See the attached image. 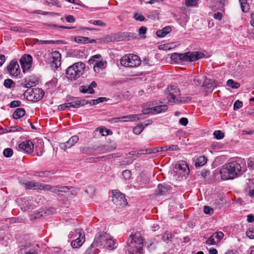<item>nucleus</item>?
Returning <instances> with one entry per match:
<instances>
[{"instance_id": "obj_1", "label": "nucleus", "mask_w": 254, "mask_h": 254, "mask_svg": "<svg viewBox=\"0 0 254 254\" xmlns=\"http://www.w3.org/2000/svg\"><path fill=\"white\" fill-rule=\"evenodd\" d=\"M244 162V159L239 158L224 164L220 170L222 179L224 180L233 179L239 176L241 174L242 171L241 164Z\"/></svg>"}, {"instance_id": "obj_2", "label": "nucleus", "mask_w": 254, "mask_h": 254, "mask_svg": "<svg viewBox=\"0 0 254 254\" xmlns=\"http://www.w3.org/2000/svg\"><path fill=\"white\" fill-rule=\"evenodd\" d=\"M143 240L139 232L132 233L127 240V250L130 254H141Z\"/></svg>"}, {"instance_id": "obj_3", "label": "nucleus", "mask_w": 254, "mask_h": 254, "mask_svg": "<svg viewBox=\"0 0 254 254\" xmlns=\"http://www.w3.org/2000/svg\"><path fill=\"white\" fill-rule=\"evenodd\" d=\"M180 93V89L177 86L169 85L165 91L166 98L168 103L171 105L179 104L190 100L188 97H181Z\"/></svg>"}, {"instance_id": "obj_4", "label": "nucleus", "mask_w": 254, "mask_h": 254, "mask_svg": "<svg viewBox=\"0 0 254 254\" xmlns=\"http://www.w3.org/2000/svg\"><path fill=\"white\" fill-rule=\"evenodd\" d=\"M204 55L201 52H188L183 54L174 53L171 56V60L174 63L193 62L202 58Z\"/></svg>"}, {"instance_id": "obj_5", "label": "nucleus", "mask_w": 254, "mask_h": 254, "mask_svg": "<svg viewBox=\"0 0 254 254\" xmlns=\"http://www.w3.org/2000/svg\"><path fill=\"white\" fill-rule=\"evenodd\" d=\"M85 65L81 62H77L69 66L66 70L67 78L71 81L75 80L83 73Z\"/></svg>"}, {"instance_id": "obj_6", "label": "nucleus", "mask_w": 254, "mask_h": 254, "mask_svg": "<svg viewBox=\"0 0 254 254\" xmlns=\"http://www.w3.org/2000/svg\"><path fill=\"white\" fill-rule=\"evenodd\" d=\"M121 64L127 67H136L141 64L139 57L136 55L129 54L123 56L120 60Z\"/></svg>"}, {"instance_id": "obj_7", "label": "nucleus", "mask_w": 254, "mask_h": 254, "mask_svg": "<svg viewBox=\"0 0 254 254\" xmlns=\"http://www.w3.org/2000/svg\"><path fill=\"white\" fill-rule=\"evenodd\" d=\"M70 238H75V240L72 241L71 243V246L73 248L76 249L81 247L85 241V236L82 235V230L76 229L74 232H70L68 235Z\"/></svg>"}, {"instance_id": "obj_8", "label": "nucleus", "mask_w": 254, "mask_h": 254, "mask_svg": "<svg viewBox=\"0 0 254 254\" xmlns=\"http://www.w3.org/2000/svg\"><path fill=\"white\" fill-rule=\"evenodd\" d=\"M107 234L104 232L98 233L95 237L94 241L86 252V254H90L92 252V248H103L105 247V240H106Z\"/></svg>"}, {"instance_id": "obj_9", "label": "nucleus", "mask_w": 254, "mask_h": 254, "mask_svg": "<svg viewBox=\"0 0 254 254\" xmlns=\"http://www.w3.org/2000/svg\"><path fill=\"white\" fill-rule=\"evenodd\" d=\"M101 56L99 54H97L93 56L89 60L88 62L90 64H94L93 69L95 72L99 73L103 69L106 68L107 66V62L103 60L98 61Z\"/></svg>"}, {"instance_id": "obj_10", "label": "nucleus", "mask_w": 254, "mask_h": 254, "mask_svg": "<svg viewBox=\"0 0 254 254\" xmlns=\"http://www.w3.org/2000/svg\"><path fill=\"white\" fill-rule=\"evenodd\" d=\"M112 201L115 204L120 207H124L127 203L124 194L116 190L113 191Z\"/></svg>"}, {"instance_id": "obj_11", "label": "nucleus", "mask_w": 254, "mask_h": 254, "mask_svg": "<svg viewBox=\"0 0 254 254\" xmlns=\"http://www.w3.org/2000/svg\"><path fill=\"white\" fill-rule=\"evenodd\" d=\"M33 202L31 197H24L18 200V203L20 204L22 210L24 211L34 208Z\"/></svg>"}, {"instance_id": "obj_12", "label": "nucleus", "mask_w": 254, "mask_h": 254, "mask_svg": "<svg viewBox=\"0 0 254 254\" xmlns=\"http://www.w3.org/2000/svg\"><path fill=\"white\" fill-rule=\"evenodd\" d=\"M49 61L52 66L57 68L61 65V55L59 52H52L49 54Z\"/></svg>"}, {"instance_id": "obj_13", "label": "nucleus", "mask_w": 254, "mask_h": 254, "mask_svg": "<svg viewBox=\"0 0 254 254\" xmlns=\"http://www.w3.org/2000/svg\"><path fill=\"white\" fill-rule=\"evenodd\" d=\"M23 71L25 72L31 67L32 57L30 55H23L20 60Z\"/></svg>"}, {"instance_id": "obj_14", "label": "nucleus", "mask_w": 254, "mask_h": 254, "mask_svg": "<svg viewBox=\"0 0 254 254\" xmlns=\"http://www.w3.org/2000/svg\"><path fill=\"white\" fill-rule=\"evenodd\" d=\"M43 190H50L54 193H58V192H67L70 189L69 187L67 186H52L50 185H43Z\"/></svg>"}, {"instance_id": "obj_15", "label": "nucleus", "mask_w": 254, "mask_h": 254, "mask_svg": "<svg viewBox=\"0 0 254 254\" xmlns=\"http://www.w3.org/2000/svg\"><path fill=\"white\" fill-rule=\"evenodd\" d=\"M37 247L30 243H25L21 246V254H37Z\"/></svg>"}, {"instance_id": "obj_16", "label": "nucleus", "mask_w": 254, "mask_h": 254, "mask_svg": "<svg viewBox=\"0 0 254 254\" xmlns=\"http://www.w3.org/2000/svg\"><path fill=\"white\" fill-rule=\"evenodd\" d=\"M168 109L167 105H161L152 108L143 109L144 114H158L165 112Z\"/></svg>"}, {"instance_id": "obj_17", "label": "nucleus", "mask_w": 254, "mask_h": 254, "mask_svg": "<svg viewBox=\"0 0 254 254\" xmlns=\"http://www.w3.org/2000/svg\"><path fill=\"white\" fill-rule=\"evenodd\" d=\"M7 70L12 76L16 77L20 73V69L18 63L13 60L7 66Z\"/></svg>"}, {"instance_id": "obj_18", "label": "nucleus", "mask_w": 254, "mask_h": 254, "mask_svg": "<svg viewBox=\"0 0 254 254\" xmlns=\"http://www.w3.org/2000/svg\"><path fill=\"white\" fill-rule=\"evenodd\" d=\"M29 93V97L32 100H34V101H38L43 98L45 92L42 89L36 88L32 89Z\"/></svg>"}, {"instance_id": "obj_19", "label": "nucleus", "mask_w": 254, "mask_h": 254, "mask_svg": "<svg viewBox=\"0 0 254 254\" xmlns=\"http://www.w3.org/2000/svg\"><path fill=\"white\" fill-rule=\"evenodd\" d=\"M18 147L28 154H32L34 151V144L30 140H26L19 144Z\"/></svg>"}, {"instance_id": "obj_20", "label": "nucleus", "mask_w": 254, "mask_h": 254, "mask_svg": "<svg viewBox=\"0 0 254 254\" xmlns=\"http://www.w3.org/2000/svg\"><path fill=\"white\" fill-rule=\"evenodd\" d=\"M78 139L79 138L77 135L72 136L66 142L60 143V147L63 150L69 148L74 145V144L77 142Z\"/></svg>"}, {"instance_id": "obj_21", "label": "nucleus", "mask_w": 254, "mask_h": 254, "mask_svg": "<svg viewBox=\"0 0 254 254\" xmlns=\"http://www.w3.org/2000/svg\"><path fill=\"white\" fill-rule=\"evenodd\" d=\"M38 82L37 78L34 76H30L23 80L21 85L25 88H30L35 86Z\"/></svg>"}, {"instance_id": "obj_22", "label": "nucleus", "mask_w": 254, "mask_h": 254, "mask_svg": "<svg viewBox=\"0 0 254 254\" xmlns=\"http://www.w3.org/2000/svg\"><path fill=\"white\" fill-rule=\"evenodd\" d=\"M43 184L34 181L27 182L24 184L26 189H33L34 190H43Z\"/></svg>"}, {"instance_id": "obj_23", "label": "nucleus", "mask_w": 254, "mask_h": 254, "mask_svg": "<svg viewBox=\"0 0 254 254\" xmlns=\"http://www.w3.org/2000/svg\"><path fill=\"white\" fill-rule=\"evenodd\" d=\"M88 101L85 100H78L77 99L73 98L70 102H68V105H69V106H70V107L78 108L81 106H84L88 104Z\"/></svg>"}, {"instance_id": "obj_24", "label": "nucleus", "mask_w": 254, "mask_h": 254, "mask_svg": "<svg viewBox=\"0 0 254 254\" xmlns=\"http://www.w3.org/2000/svg\"><path fill=\"white\" fill-rule=\"evenodd\" d=\"M96 86V83L95 81H92L88 86H83L80 90V92L83 93L92 94L94 92L93 88H95Z\"/></svg>"}, {"instance_id": "obj_25", "label": "nucleus", "mask_w": 254, "mask_h": 254, "mask_svg": "<svg viewBox=\"0 0 254 254\" xmlns=\"http://www.w3.org/2000/svg\"><path fill=\"white\" fill-rule=\"evenodd\" d=\"M246 191L251 197H254V181L249 180L246 187Z\"/></svg>"}, {"instance_id": "obj_26", "label": "nucleus", "mask_w": 254, "mask_h": 254, "mask_svg": "<svg viewBox=\"0 0 254 254\" xmlns=\"http://www.w3.org/2000/svg\"><path fill=\"white\" fill-rule=\"evenodd\" d=\"M171 27L167 26L161 30H157L156 32V35L158 37L162 38L165 37L167 34H169L171 31Z\"/></svg>"}, {"instance_id": "obj_27", "label": "nucleus", "mask_w": 254, "mask_h": 254, "mask_svg": "<svg viewBox=\"0 0 254 254\" xmlns=\"http://www.w3.org/2000/svg\"><path fill=\"white\" fill-rule=\"evenodd\" d=\"M105 246L111 249H114L117 247L115 241L110 236L106 235V240H105Z\"/></svg>"}, {"instance_id": "obj_28", "label": "nucleus", "mask_w": 254, "mask_h": 254, "mask_svg": "<svg viewBox=\"0 0 254 254\" xmlns=\"http://www.w3.org/2000/svg\"><path fill=\"white\" fill-rule=\"evenodd\" d=\"M168 190L167 187L161 184H159L157 186V189L156 190V194L158 195H165Z\"/></svg>"}, {"instance_id": "obj_29", "label": "nucleus", "mask_w": 254, "mask_h": 254, "mask_svg": "<svg viewBox=\"0 0 254 254\" xmlns=\"http://www.w3.org/2000/svg\"><path fill=\"white\" fill-rule=\"evenodd\" d=\"M25 111L23 108H17L15 110L13 114V117L15 119H19L25 114Z\"/></svg>"}, {"instance_id": "obj_30", "label": "nucleus", "mask_w": 254, "mask_h": 254, "mask_svg": "<svg viewBox=\"0 0 254 254\" xmlns=\"http://www.w3.org/2000/svg\"><path fill=\"white\" fill-rule=\"evenodd\" d=\"M178 169L179 170L183 171L186 174H188L189 173V169L188 166L185 161H180L178 165Z\"/></svg>"}, {"instance_id": "obj_31", "label": "nucleus", "mask_w": 254, "mask_h": 254, "mask_svg": "<svg viewBox=\"0 0 254 254\" xmlns=\"http://www.w3.org/2000/svg\"><path fill=\"white\" fill-rule=\"evenodd\" d=\"M117 147L116 143H113L109 145H103L101 148L105 149V150H101L102 153H106L114 150Z\"/></svg>"}, {"instance_id": "obj_32", "label": "nucleus", "mask_w": 254, "mask_h": 254, "mask_svg": "<svg viewBox=\"0 0 254 254\" xmlns=\"http://www.w3.org/2000/svg\"><path fill=\"white\" fill-rule=\"evenodd\" d=\"M207 161V159L205 157L203 156H200L197 158V161L195 163V166L196 167L202 166L206 163Z\"/></svg>"}, {"instance_id": "obj_33", "label": "nucleus", "mask_w": 254, "mask_h": 254, "mask_svg": "<svg viewBox=\"0 0 254 254\" xmlns=\"http://www.w3.org/2000/svg\"><path fill=\"white\" fill-rule=\"evenodd\" d=\"M74 41L78 43H89V38L86 37L77 36L75 37Z\"/></svg>"}, {"instance_id": "obj_34", "label": "nucleus", "mask_w": 254, "mask_h": 254, "mask_svg": "<svg viewBox=\"0 0 254 254\" xmlns=\"http://www.w3.org/2000/svg\"><path fill=\"white\" fill-rule=\"evenodd\" d=\"M57 83V80L56 79H54L48 82H47L45 84V86L48 89H53L56 87Z\"/></svg>"}, {"instance_id": "obj_35", "label": "nucleus", "mask_w": 254, "mask_h": 254, "mask_svg": "<svg viewBox=\"0 0 254 254\" xmlns=\"http://www.w3.org/2000/svg\"><path fill=\"white\" fill-rule=\"evenodd\" d=\"M204 77L203 76H196L194 78L193 82L194 84L196 86H203V83H202Z\"/></svg>"}, {"instance_id": "obj_36", "label": "nucleus", "mask_w": 254, "mask_h": 254, "mask_svg": "<svg viewBox=\"0 0 254 254\" xmlns=\"http://www.w3.org/2000/svg\"><path fill=\"white\" fill-rule=\"evenodd\" d=\"M227 85L234 89H237L240 86V84L239 83L235 82L232 79L227 80Z\"/></svg>"}, {"instance_id": "obj_37", "label": "nucleus", "mask_w": 254, "mask_h": 254, "mask_svg": "<svg viewBox=\"0 0 254 254\" xmlns=\"http://www.w3.org/2000/svg\"><path fill=\"white\" fill-rule=\"evenodd\" d=\"M211 236L216 240V242L219 243L224 237V234L222 232L219 231L213 233Z\"/></svg>"}, {"instance_id": "obj_38", "label": "nucleus", "mask_w": 254, "mask_h": 254, "mask_svg": "<svg viewBox=\"0 0 254 254\" xmlns=\"http://www.w3.org/2000/svg\"><path fill=\"white\" fill-rule=\"evenodd\" d=\"M35 151L36 152V155L38 156H42L44 151L43 144L40 143L39 146H36ZM34 155H35V154H34Z\"/></svg>"}, {"instance_id": "obj_39", "label": "nucleus", "mask_w": 254, "mask_h": 254, "mask_svg": "<svg viewBox=\"0 0 254 254\" xmlns=\"http://www.w3.org/2000/svg\"><path fill=\"white\" fill-rule=\"evenodd\" d=\"M3 85L6 88H11L14 87L15 84L11 79H6L4 80Z\"/></svg>"}, {"instance_id": "obj_40", "label": "nucleus", "mask_w": 254, "mask_h": 254, "mask_svg": "<svg viewBox=\"0 0 254 254\" xmlns=\"http://www.w3.org/2000/svg\"><path fill=\"white\" fill-rule=\"evenodd\" d=\"M32 13H34V14H39L44 15H59L58 13H55L53 12L43 11H42L40 10H34L32 12Z\"/></svg>"}, {"instance_id": "obj_41", "label": "nucleus", "mask_w": 254, "mask_h": 254, "mask_svg": "<svg viewBox=\"0 0 254 254\" xmlns=\"http://www.w3.org/2000/svg\"><path fill=\"white\" fill-rule=\"evenodd\" d=\"M144 127L142 125H138L133 129V132L135 134H139L144 129Z\"/></svg>"}, {"instance_id": "obj_42", "label": "nucleus", "mask_w": 254, "mask_h": 254, "mask_svg": "<svg viewBox=\"0 0 254 254\" xmlns=\"http://www.w3.org/2000/svg\"><path fill=\"white\" fill-rule=\"evenodd\" d=\"M167 145L162 147H157L153 148L152 152H149V153H156V152H164L167 151Z\"/></svg>"}, {"instance_id": "obj_43", "label": "nucleus", "mask_w": 254, "mask_h": 254, "mask_svg": "<svg viewBox=\"0 0 254 254\" xmlns=\"http://www.w3.org/2000/svg\"><path fill=\"white\" fill-rule=\"evenodd\" d=\"M96 130L99 131L100 133L102 136L111 134L112 133L111 131L103 128H98L96 129Z\"/></svg>"}, {"instance_id": "obj_44", "label": "nucleus", "mask_w": 254, "mask_h": 254, "mask_svg": "<svg viewBox=\"0 0 254 254\" xmlns=\"http://www.w3.org/2000/svg\"><path fill=\"white\" fill-rule=\"evenodd\" d=\"M135 118H136V117L134 115H128V116H122V119H125V120L124 121V122H127V121L133 122V121H135Z\"/></svg>"}, {"instance_id": "obj_45", "label": "nucleus", "mask_w": 254, "mask_h": 254, "mask_svg": "<svg viewBox=\"0 0 254 254\" xmlns=\"http://www.w3.org/2000/svg\"><path fill=\"white\" fill-rule=\"evenodd\" d=\"M122 175L125 179L129 180L131 176V172L129 170H126L123 171Z\"/></svg>"}, {"instance_id": "obj_46", "label": "nucleus", "mask_w": 254, "mask_h": 254, "mask_svg": "<svg viewBox=\"0 0 254 254\" xmlns=\"http://www.w3.org/2000/svg\"><path fill=\"white\" fill-rule=\"evenodd\" d=\"M3 154L6 157H10L13 154V150L11 148H7L3 150Z\"/></svg>"}, {"instance_id": "obj_47", "label": "nucleus", "mask_w": 254, "mask_h": 254, "mask_svg": "<svg viewBox=\"0 0 254 254\" xmlns=\"http://www.w3.org/2000/svg\"><path fill=\"white\" fill-rule=\"evenodd\" d=\"M89 23L93 24L95 25H98L102 27H104L106 24L101 20H90L89 21Z\"/></svg>"}, {"instance_id": "obj_48", "label": "nucleus", "mask_w": 254, "mask_h": 254, "mask_svg": "<svg viewBox=\"0 0 254 254\" xmlns=\"http://www.w3.org/2000/svg\"><path fill=\"white\" fill-rule=\"evenodd\" d=\"M213 135L217 139H221L224 136L223 133L219 130H215L213 133Z\"/></svg>"}, {"instance_id": "obj_49", "label": "nucleus", "mask_w": 254, "mask_h": 254, "mask_svg": "<svg viewBox=\"0 0 254 254\" xmlns=\"http://www.w3.org/2000/svg\"><path fill=\"white\" fill-rule=\"evenodd\" d=\"M198 0H186V5L187 6H195Z\"/></svg>"}, {"instance_id": "obj_50", "label": "nucleus", "mask_w": 254, "mask_h": 254, "mask_svg": "<svg viewBox=\"0 0 254 254\" xmlns=\"http://www.w3.org/2000/svg\"><path fill=\"white\" fill-rule=\"evenodd\" d=\"M46 2L47 4H51L53 5H55L58 7H61V4L59 1L58 0H46Z\"/></svg>"}, {"instance_id": "obj_51", "label": "nucleus", "mask_w": 254, "mask_h": 254, "mask_svg": "<svg viewBox=\"0 0 254 254\" xmlns=\"http://www.w3.org/2000/svg\"><path fill=\"white\" fill-rule=\"evenodd\" d=\"M243 106V103L242 101H240L239 100H237L235 101V102L234 104V110H237L239 109L240 108H241Z\"/></svg>"}, {"instance_id": "obj_52", "label": "nucleus", "mask_w": 254, "mask_h": 254, "mask_svg": "<svg viewBox=\"0 0 254 254\" xmlns=\"http://www.w3.org/2000/svg\"><path fill=\"white\" fill-rule=\"evenodd\" d=\"M134 18L139 21H143L145 20V17L141 14L138 13L134 14Z\"/></svg>"}, {"instance_id": "obj_53", "label": "nucleus", "mask_w": 254, "mask_h": 254, "mask_svg": "<svg viewBox=\"0 0 254 254\" xmlns=\"http://www.w3.org/2000/svg\"><path fill=\"white\" fill-rule=\"evenodd\" d=\"M68 103H66L62 105H60L58 106V110L59 111H64L66 110L67 109H68L70 108V106H69V105H68Z\"/></svg>"}, {"instance_id": "obj_54", "label": "nucleus", "mask_w": 254, "mask_h": 254, "mask_svg": "<svg viewBox=\"0 0 254 254\" xmlns=\"http://www.w3.org/2000/svg\"><path fill=\"white\" fill-rule=\"evenodd\" d=\"M247 164L249 168L252 169H254V159L253 157L250 158L248 159Z\"/></svg>"}, {"instance_id": "obj_55", "label": "nucleus", "mask_w": 254, "mask_h": 254, "mask_svg": "<svg viewBox=\"0 0 254 254\" xmlns=\"http://www.w3.org/2000/svg\"><path fill=\"white\" fill-rule=\"evenodd\" d=\"M206 243L209 245H214L218 243L216 240L214 239L212 236H211L206 241Z\"/></svg>"}, {"instance_id": "obj_56", "label": "nucleus", "mask_w": 254, "mask_h": 254, "mask_svg": "<svg viewBox=\"0 0 254 254\" xmlns=\"http://www.w3.org/2000/svg\"><path fill=\"white\" fill-rule=\"evenodd\" d=\"M48 26L51 27V28H62V29H71V28H73L74 27H65V26H58L56 24H48Z\"/></svg>"}, {"instance_id": "obj_57", "label": "nucleus", "mask_w": 254, "mask_h": 254, "mask_svg": "<svg viewBox=\"0 0 254 254\" xmlns=\"http://www.w3.org/2000/svg\"><path fill=\"white\" fill-rule=\"evenodd\" d=\"M167 151H177L179 148L177 145H167Z\"/></svg>"}, {"instance_id": "obj_58", "label": "nucleus", "mask_w": 254, "mask_h": 254, "mask_svg": "<svg viewBox=\"0 0 254 254\" xmlns=\"http://www.w3.org/2000/svg\"><path fill=\"white\" fill-rule=\"evenodd\" d=\"M21 102L20 101L14 100L11 102L10 104V107L15 108L20 106Z\"/></svg>"}, {"instance_id": "obj_59", "label": "nucleus", "mask_w": 254, "mask_h": 254, "mask_svg": "<svg viewBox=\"0 0 254 254\" xmlns=\"http://www.w3.org/2000/svg\"><path fill=\"white\" fill-rule=\"evenodd\" d=\"M179 124L182 126H186L188 124V120L186 118H182L179 120Z\"/></svg>"}, {"instance_id": "obj_60", "label": "nucleus", "mask_w": 254, "mask_h": 254, "mask_svg": "<svg viewBox=\"0 0 254 254\" xmlns=\"http://www.w3.org/2000/svg\"><path fill=\"white\" fill-rule=\"evenodd\" d=\"M39 44H51L54 43V41L52 40H37Z\"/></svg>"}, {"instance_id": "obj_61", "label": "nucleus", "mask_w": 254, "mask_h": 254, "mask_svg": "<svg viewBox=\"0 0 254 254\" xmlns=\"http://www.w3.org/2000/svg\"><path fill=\"white\" fill-rule=\"evenodd\" d=\"M247 236L251 239H254V228L247 232Z\"/></svg>"}, {"instance_id": "obj_62", "label": "nucleus", "mask_w": 254, "mask_h": 254, "mask_svg": "<svg viewBox=\"0 0 254 254\" xmlns=\"http://www.w3.org/2000/svg\"><path fill=\"white\" fill-rule=\"evenodd\" d=\"M203 211L205 214H211V212H213V210L208 206H205L204 207Z\"/></svg>"}, {"instance_id": "obj_63", "label": "nucleus", "mask_w": 254, "mask_h": 254, "mask_svg": "<svg viewBox=\"0 0 254 254\" xmlns=\"http://www.w3.org/2000/svg\"><path fill=\"white\" fill-rule=\"evenodd\" d=\"M147 114H144L143 110H142V113L141 114L134 115L136 117V118H135V121H138V120H139L140 119H144V118H145V117H144V116L145 115H147Z\"/></svg>"}, {"instance_id": "obj_64", "label": "nucleus", "mask_w": 254, "mask_h": 254, "mask_svg": "<svg viewBox=\"0 0 254 254\" xmlns=\"http://www.w3.org/2000/svg\"><path fill=\"white\" fill-rule=\"evenodd\" d=\"M213 17L215 19L221 20L222 17V14L220 12H217L214 14Z\"/></svg>"}]
</instances>
